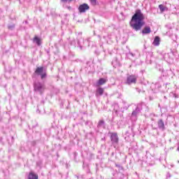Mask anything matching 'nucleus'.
I'll list each match as a JSON object with an SVG mask.
<instances>
[{"label":"nucleus","instance_id":"nucleus-26","mask_svg":"<svg viewBox=\"0 0 179 179\" xmlns=\"http://www.w3.org/2000/svg\"><path fill=\"white\" fill-rule=\"evenodd\" d=\"M129 135H131V133H129V131H126V133H125V136H127V137H129Z\"/></svg>","mask_w":179,"mask_h":179},{"label":"nucleus","instance_id":"nucleus-23","mask_svg":"<svg viewBox=\"0 0 179 179\" xmlns=\"http://www.w3.org/2000/svg\"><path fill=\"white\" fill-rule=\"evenodd\" d=\"M8 29L10 30H13V29H15V24H11V25H8Z\"/></svg>","mask_w":179,"mask_h":179},{"label":"nucleus","instance_id":"nucleus-20","mask_svg":"<svg viewBox=\"0 0 179 179\" xmlns=\"http://www.w3.org/2000/svg\"><path fill=\"white\" fill-rule=\"evenodd\" d=\"M41 75V79H45V78H47V73L44 72L42 73Z\"/></svg>","mask_w":179,"mask_h":179},{"label":"nucleus","instance_id":"nucleus-5","mask_svg":"<svg viewBox=\"0 0 179 179\" xmlns=\"http://www.w3.org/2000/svg\"><path fill=\"white\" fill-rule=\"evenodd\" d=\"M141 111H142V105L138 104L136 109L131 113V118H134V117L136 118Z\"/></svg>","mask_w":179,"mask_h":179},{"label":"nucleus","instance_id":"nucleus-37","mask_svg":"<svg viewBox=\"0 0 179 179\" xmlns=\"http://www.w3.org/2000/svg\"><path fill=\"white\" fill-rule=\"evenodd\" d=\"M69 9H71V7H69Z\"/></svg>","mask_w":179,"mask_h":179},{"label":"nucleus","instance_id":"nucleus-28","mask_svg":"<svg viewBox=\"0 0 179 179\" xmlns=\"http://www.w3.org/2000/svg\"><path fill=\"white\" fill-rule=\"evenodd\" d=\"M78 44L79 45L80 48H82V45H80V42L79 41H78Z\"/></svg>","mask_w":179,"mask_h":179},{"label":"nucleus","instance_id":"nucleus-18","mask_svg":"<svg viewBox=\"0 0 179 179\" xmlns=\"http://www.w3.org/2000/svg\"><path fill=\"white\" fill-rule=\"evenodd\" d=\"M169 58H170V55L169 53L165 54L164 56V59H165V61H170Z\"/></svg>","mask_w":179,"mask_h":179},{"label":"nucleus","instance_id":"nucleus-1","mask_svg":"<svg viewBox=\"0 0 179 179\" xmlns=\"http://www.w3.org/2000/svg\"><path fill=\"white\" fill-rule=\"evenodd\" d=\"M129 24L130 27H131L133 30H135V31H139V30H141L142 27L145 26V15L142 13L141 9L136 10L129 22Z\"/></svg>","mask_w":179,"mask_h":179},{"label":"nucleus","instance_id":"nucleus-24","mask_svg":"<svg viewBox=\"0 0 179 179\" xmlns=\"http://www.w3.org/2000/svg\"><path fill=\"white\" fill-rule=\"evenodd\" d=\"M116 167H118V169H120V170H123L124 168L122 167V166L120 165V164H115Z\"/></svg>","mask_w":179,"mask_h":179},{"label":"nucleus","instance_id":"nucleus-11","mask_svg":"<svg viewBox=\"0 0 179 179\" xmlns=\"http://www.w3.org/2000/svg\"><path fill=\"white\" fill-rule=\"evenodd\" d=\"M43 72H44V67L43 66L37 67L35 71V73H36V75H41L43 73Z\"/></svg>","mask_w":179,"mask_h":179},{"label":"nucleus","instance_id":"nucleus-35","mask_svg":"<svg viewBox=\"0 0 179 179\" xmlns=\"http://www.w3.org/2000/svg\"><path fill=\"white\" fill-rule=\"evenodd\" d=\"M83 178V176H80V178Z\"/></svg>","mask_w":179,"mask_h":179},{"label":"nucleus","instance_id":"nucleus-13","mask_svg":"<svg viewBox=\"0 0 179 179\" xmlns=\"http://www.w3.org/2000/svg\"><path fill=\"white\" fill-rule=\"evenodd\" d=\"M34 43H36L37 45H41V38H38V36H35L34 38Z\"/></svg>","mask_w":179,"mask_h":179},{"label":"nucleus","instance_id":"nucleus-33","mask_svg":"<svg viewBox=\"0 0 179 179\" xmlns=\"http://www.w3.org/2000/svg\"><path fill=\"white\" fill-rule=\"evenodd\" d=\"M130 55H131L132 57H134V55H133V53H129Z\"/></svg>","mask_w":179,"mask_h":179},{"label":"nucleus","instance_id":"nucleus-17","mask_svg":"<svg viewBox=\"0 0 179 179\" xmlns=\"http://www.w3.org/2000/svg\"><path fill=\"white\" fill-rule=\"evenodd\" d=\"M170 97H174L175 99H178V94H177L176 92H171L169 94Z\"/></svg>","mask_w":179,"mask_h":179},{"label":"nucleus","instance_id":"nucleus-7","mask_svg":"<svg viewBox=\"0 0 179 179\" xmlns=\"http://www.w3.org/2000/svg\"><path fill=\"white\" fill-rule=\"evenodd\" d=\"M141 33L143 36H145L146 34H150V33H152V29H150V27L145 26L141 31Z\"/></svg>","mask_w":179,"mask_h":179},{"label":"nucleus","instance_id":"nucleus-3","mask_svg":"<svg viewBox=\"0 0 179 179\" xmlns=\"http://www.w3.org/2000/svg\"><path fill=\"white\" fill-rule=\"evenodd\" d=\"M138 80V76L136 75H128L125 81V85H135L136 80Z\"/></svg>","mask_w":179,"mask_h":179},{"label":"nucleus","instance_id":"nucleus-27","mask_svg":"<svg viewBox=\"0 0 179 179\" xmlns=\"http://www.w3.org/2000/svg\"><path fill=\"white\" fill-rule=\"evenodd\" d=\"M73 0H62V2H72Z\"/></svg>","mask_w":179,"mask_h":179},{"label":"nucleus","instance_id":"nucleus-19","mask_svg":"<svg viewBox=\"0 0 179 179\" xmlns=\"http://www.w3.org/2000/svg\"><path fill=\"white\" fill-rule=\"evenodd\" d=\"M90 3L93 6H96L97 5V0H90Z\"/></svg>","mask_w":179,"mask_h":179},{"label":"nucleus","instance_id":"nucleus-14","mask_svg":"<svg viewBox=\"0 0 179 179\" xmlns=\"http://www.w3.org/2000/svg\"><path fill=\"white\" fill-rule=\"evenodd\" d=\"M145 62L147 64H152V53H148V55L146 57Z\"/></svg>","mask_w":179,"mask_h":179},{"label":"nucleus","instance_id":"nucleus-36","mask_svg":"<svg viewBox=\"0 0 179 179\" xmlns=\"http://www.w3.org/2000/svg\"><path fill=\"white\" fill-rule=\"evenodd\" d=\"M80 40H83V38H80Z\"/></svg>","mask_w":179,"mask_h":179},{"label":"nucleus","instance_id":"nucleus-34","mask_svg":"<svg viewBox=\"0 0 179 179\" xmlns=\"http://www.w3.org/2000/svg\"><path fill=\"white\" fill-rule=\"evenodd\" d=\"M168 72H169V73H171V71H169Z\"/></svg>","mask_w":179,"mask_h":179},{"label":"nucleus","instance_id":"nucleus-10","mask_svg":"<svg viewBox=\"0 0 179 179\" xmlns=\"http://www.w3.org/2000/svg\"><path fill=\"white\" fill-rule=\"evenodd\" d=\"M152 44L153 45H155V47L160 45V37L155 36Z\"/></svg>","mask_w":179,"mask_h":179},{"label":"nucleus","instance_id":"nucleus-8","mask_svg":"<svg viewBox=\"0 0 179 179\" xmlns=\"http://www.w3.org/2000/svg\"><path fill=\"white\" fill-rule=\"evenodd\" d=\"M157 125L159 129H161V131H164V129H166V127L164 126V122L162 119L158 120Z\"/></svg>","mask_w":179,"mask_h":179},{"label":"nucleus","instance_id":"nucleus-4","mask_svg":"<svg viewBox=\"0 0 179 179\" xmlns=\"http://www.w3.org/2000/svg\"><path fill=\"white\" fill-rule=\"evenodd\" d=\"M110 141L113 146H114V148H117V146L118 145V142L120 141V138H118V135L117 134V133H111Z\"/></svg>","mask_w":179,"mask_h":179},{"label":"nucleus","instance_id":"nucleus-30","mask_svg":"<svg viewBox=\"0 0 179 179\" xmlns=\"http://www.w3.org/2000/svg\"><path fill=\"white\" fill-rule=\"evenodd\" d=\"M101 141H106V137L102 138Z\"/></svg>","mask_w":179,"mask_h":179},{"label":"nucleus","instance_id":"nucleus-31","mask_svg":"<svg viewBox=\"0 0 179 179\" xmlns=\"http://www.w3.org/2000/svg\"><path fill=\"white\" fill-rule=\"evenodd\" d=\"M36 125L37 124H36L35 125H32V128H34Z\"/></svg>","mask_w":179,"mask_h":179},{"label":"nucleus","instance_id":"nucleus-38","mask_svg":"<svg viewBox=\"0 0 179 179\" xmlns=\"http://www.w3.org/2000/svg\"><path fill=\"white\" fill-rule=\"evenodd\" d=\"M124 103H125V101H123Z\"/></svg>","mask_w":179,"mask_h":179},{"label":"nucleus","instance_id":"nucleus-2","mask_svg":"<svg viewBox=\"0 0 179 179\" xmlns=\"http://www.w3.org/2000/svg\"><path fill=\"white\" fill-rule=\"evenodd\" d=\"M34 90L39 94H43L45 90V85L40 81H35L34 83Z\"/></svg>","mask_w":179,"mask_h":179},{"label":"nucleus","instance_id":"nucleus-22","mask_svg":"<svg viewBox=\"0 0 179 179\" xmlns=\"http://www.w3.org/2000/svg\"><path fill=\"white\" fill-rule=\"evenodd\" d=\"M118 103H115L114 104V110L115 111V113H118Z\"/></svg>","mask_w":179,"mask_h":179},{"label":"nucleus","instance_id":"nucleus-6","mask_svg":"<svg viewBox=\"0 0 179 179\" xmlns=\"http://www.w3.org/2000/svg\"><path fill=\"white\" fill-rule=\"evenodd\" d=\"M89 9H90V7L87 3H83L78 7V10L80 13H85L86 10H89Z\"/></svg>","mask_w":179,"mask_h":179},{"label":"nucleus","instance_id":"nucleus-32","mask_svg":"<svg viewBox=\"0 0 179 179\" xmlns=\"http://www.w3.org/2000/svg\"><path fill=\"white\" fill-rule=\"evenodd\" d=\"M76 177L78 179L80 178L79 176H78V175H76Z\"/></svg>","mask_w":179,"mask_h":179},{"label":"nucleus","instance_id":"nucleus-15","mask_svg":"<svg viewBox=\"0 0 179 179\" xmlns=\"http://www.w3.org/2000/svg\"><path fill=\"white\" fill-rule=\"evenodd\" d=\"M28 179H38V176L33 173H29Z\"/></svg>","mask_w":179,"mask_h":179},{"label":"nucleus","instance_id":"nucleus-29","mask_svg":"<svg viewBox=\"0 0 179 179\" xmlns=\"http://www.w3.org/2000/svg\"><path fill=\"white\" fill-rule=\"evenodd\" d=\"M136 91H137L138 93H141V90H139L138 88H136Z\"/></svg>","mask_w":179,"mask_h":179},{"label":"nucleus","instance_id":"nucleus-16","mask_svg":"<svg viewBox=\"0 0 179 179\" xmlns=\"http://www.w3.org/2000/svg\"><path fill=\"white\" fill-rule=\"evenodd\" d=\"M106 83H107V79H106V78H100L98 80L97 84L99 85H104Z\"/></svg>","mask_w":179,"mask_h":179},{"label":"nucleus","instance_id":"nucleus-21","mask_svg":"<svg viewBox=\"0 0 179 179\" xmlns=\"http://www.w3.org/2000/svg\"><path fill=\"white\" fill-rule=\"evenodd\" d=\"M159 8L161 12H164L165 8H164V6H163V4H160V5L159 6Z\"/></svg>","mask_w":179,"mask_h":179},{"label":"nucleus","instance_id":"nucleus-12","mask_svg":"<svg viewBox=\"0 0 179 179\" xmlns=\"http://www.w3.org/2000/svg\"><path fill=\"white\" fill-rule=\"evenodd\" d=\"M104 94V89L99 87L96 90V96H103Z\"/></svg>","mask_w":179,"mask_h":179},{"label":"nucleus","instance_id":"nucleus-9","mask_svg":"<svg viewBox=\"0 0 179 179\" xmlns=\"http://www.w3.org/2000/svg\"><path fill=\"white\" fill-rule=\"evenodd\" d=\"M97 128L106 129V122H104V120H99L97 124Z\"/></svg>","mask_w":179,"mask_h":179},{"label":"nucleus","instance_id":"nucleus-25","mask_svg":"<svg viewBox=\"0 0 179 179\" xmlns=\"http://www.w3.org/2000/svg\"><path fill=\"white\" fill-rule=\"evenodd\" d=\"M76 45V41L75 40L71 41V45Z\"/></svg>","mask_w":179,"mask_h":179}]
</instances>
